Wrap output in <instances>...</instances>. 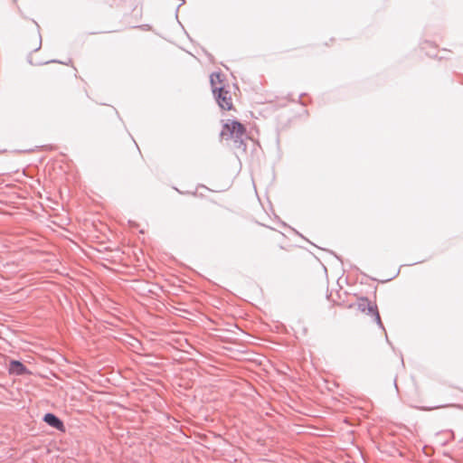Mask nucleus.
Returning <instances> with one entry per match:
<instances>
[{
	"instance_id": "4",
	"label": "nucleus",
	"mask_w": 463,
	"mask_h": 463,
	"mask_svg": "<svg viewBox=\"0 0 463 463\" xmlns=\"http://www.w3.org/2000/svg\"><path fill=\"white\" fill-rule=\"evenodd\" d=\"M43 420L49 426H51L58 430L64 431V430H65L62 420L53 413H51V412L46 413L43 416Z\"/></svg>"
},
{
	"instance_id": "7",
	"label": "nucleus",
	"mask_w": 463,
	"mask_h": 463,
	"mask_svg": "<svg viewBox=\"0 0 463 463\" xmlns=\"http://www.w3.org/2000/svg\"><path fill=\"white\" fill-rule=\"evenodd\" d=\"M429 45H430V43H426L425 46L423 47V49H426Z\"/></svg>"
},
{
	"instance_id": "2",
	"label": "nucleus",
	"mask_w": 463,
	"mask_h": 463,
	"mask_svg": "<svg viewBox=\"0 0 463 463\" xmlns=\"http://www.w3.org/2000/svg\"><path fill=\"white\" fill-rule=\"evenodd\" d=\"M355 306L362 312L372 315L375 323L379 326H382L380 315L376 307L372 305V303L367 298H360Z\"/></svg>"
},
{
	"instance_id": "5",
	"label": "nucleus",
	"mask_w": 463,
	"mask_h": 463,
	"mask_svg": "<svg viewBox=\"0 0 463 463\" xmlns=\"http://www.w3.org/2000/svg\"><path fill=\"white\" fill-rule=\"evenodd\" d=\"M210 83L214 95H216L217 92L225 90L224 80L220 73H213L210 76Z\"/></svg>"
},
{
	"instance_id": "3",
	"label": "nucleus",
	"mask_w": 463,
	"mask_h": 463,
	"mask_svg": "<svg viewBox=\"0 0 463 463\" xmlns=\"http://www.w3.org/2000/svg\"><path fill=\"white\" fill-rule=\"evenodd\" d=\"M214 96L222 109L232 110L234 109L232 104V96L226 89L217 92Z\"/></svg>"
},
{
	"instance_id": "8",
	"label": "nucleus",
	"mask_w": 463,
	"mask_h": 463,
	"mask_svg": "<svg viewBox=\"0 0 463 463\" xmlns=\"http://www.w3.org/2000/svg\"><path fill=\"white\" fill-rule=\"evenodd\" d=\"M40 49V45L34 49V51H38Z\"/></svg>"
},
{
	"instance_id": "1",
	"label": "nucleus",
	"mask_w": 463,
	"mask_h": 463,
	"mask_svg": "<svg viewBox=\"0 0 463 463\" xmlns=\"http://www.w3.org/2000/svg\"><path fill=\"white\" fill-rule=\"evenodd\" d=\"M246 134V128L241 122L234 119L222 121L221 137L224 140H234L241 142Z\"/></svg>"
},
{
	"instance_id": "6",
	"label": "nucleus",
	"mask_w": 463,
	"mask_h": 463,
	"mask_svg": "<svg viewBox=\"0 0 463 463\" xmlns=\"http://www.w3.org/2000/svg\"><path fill=\"white\" fill-rule=\"evenodd\" d=\"M9 373L15 375H24L28 373L26 366L18 360H11Z\"/></svg>"
}]
</instances>
